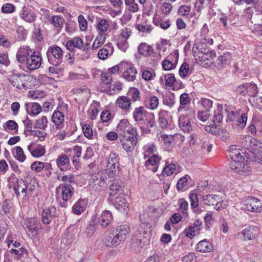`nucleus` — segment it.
Returning a JSON list of instances; mask_svg holds the SVG:
<instances>
[{"label":"nucleus","instance_id":"1","mask_svg":"<svg viewBox=\"0 0 262 262\" xmlns=\"http://www.w3.org/2000/svg\"><path fill=\"white\" fill-rule=\"evenodd\" d=\"M129 229L126 225L117 227L113 233L106 238L107 246H117L126 238V235L129 233Z\"/></svg>","mask_w":262,"mask_h":262},{"label":"nucleus","instance_id":"2","mask_svg":"<svg viewBox=\"0 0 262 262\" xmlns=\"http://www.w3.org/2000/svg\"><path fill=\"white\" fill-rule=\"evenodd\" d=\"M47 55L50 63L54 66H57L62 61L63 51L59 46L54 45L48 48Z\"/></svg>","mask_w":262,"mask_h":262},{"label":"nucleus","instance_id":"3","mask_svg":"<svg viewBox=\"0 0 262 262\" xmlns=\"http://www.w3.org/2000/svg\"><path fill=\"white\" fill-rule=\"evenodd\" d=\"M259 234L258 228L254 226H248L241 232L236 233L234 237L242 241H250L255 238Z\"/></svg>","mask_w":262,"mask_h":262},{"label":"nucleus","instance_id":"4","mask_svg":"<svg viewBox=\"0 0 262 262\" xmlns=\"http://www.w3.org/2000/svg\"><path fill=\"white\" fill-rule=\"evenodd\" d=\"M56 191H61L63 202L60 203V206L64 208L67 207V202L69 201L74 195V188L70 184H62L57 187Z\"/></svg>","mask_w":262,"mask_h":262},{"label":"nucleus","instance_id":"5","mask_svg":"<svg viewBox=\"0 0 262 262\" xmlns=\"http://www.w3.org/2000/svg\"><path fill=\"white\" fill-rule=\"evenodd\" d=\"M202 201L204 204L209 206H214V208L219 210L221 208H224L226 206V204L224 202L222 198L219 195L207 194L202 196Z\"/></svg>","mask_w":262,"mask_h":262},{"label":"nucleus","instance_id":"6","mask_svg":"<svg viewBox=\"0 0 262 262\" xmlns=\"http://www.w3.org/2000/svg\"><path fill=\"white\" fill-rule=\"evenodd\" d=\"M37 15V14L34 9L29 6H24L18 12L20 19L29 24L34 22Z\"/></svg>","mask_w":262,"mask_h":262},{"label":"nucleus","instance_id":"7","mask_svg":"<svg viewBox=\"0 0 262 262\" xmlns=\"http://www.w3.org/2000/svg\"><path fill=\"white\" fill-rule=\"evenodd\" d=\"M112 213L108 210H104L99 217L93 215L92 221L94 224H99L102 228H106L113 221Z\"/></svg>","mask_w":262,"mask_h":262},{"label":"nucleus","instance_id":"8","mask_svg":"<svg viewBox=\"0 0 262 262\" xmlns=\"http://www.w3.org/2000/svg\"><path fill=\"white\" fill-rule=\"evenodd\" d=\"M180 128L184 132L195 131L197 129L196 125L191 121L189 115H181L179 119Z\"/></svg>","mask_w":262,"mask_h":262},{"label":"nucleus","instance_id":"9","mask_svg":"<svg viewBox=\"0 0 262 262\" xmlns=\"http://www.w3.org/2000/svg\"><path fill=\"white\" fill-rule=\"evenodd\" d=\"M35 52V51L31 49L29 46H21L16 55L17 61L21 64H24L29 58L33 55Z\"/></svg>","mask_w":262,"mask_h":262},{"label":"nucleus","instance_id":"10","mask_svg":"<svg viewBox=\"0 0 262 262\" xmlns=\"http://www.w3.org/2000/svg\"><path fill=\"white\" fill-rule=\"evenodd\" d=\"M243 208L249 211L259 212L262 211V204L259 200L251 196L245 201Z\"/></svg>","mask_w":262,"mask_h":262},{"label":"nucleus","instance_id":"11","mask_svg":"<svg viewBox=\"0 0 262 262\" xmlns=\"http://www.w3.org/2000/svg\"><path fill=\"white\" fill-rule=\"evenodd\" d=\"M26 228L28 234L32 236L39 234L42 228L40 223L36 218H30L27 220Z\"/></svg>","mask_w":262,"mask_h":262},{"label":"nucleus","instance_id":"12","mask_svg":"<svg viewBox=\"0 0 262 262\" xmlns=\"http://www.w3.org/2000/svg\"><path fill=\"white\" fill-rule=\"evenodd\" d=\"M231 168L235 172L242 174L250 171V167L248 165L247 161L243 157L242 160L238 159L237 161H232L230 165Z\"/></svg>","mask_w":262,"mask_h":262},{"label":"nucleus","instance_id":"13","mask_svg":"<svg viewBox=\"0 0 262 262\" xmlns=\"http://www.w3.org/2000/svg\"><path fill=\"white\" fill-rule=\"evenodd\" d=\"M41 64V56L40 52H35L23 64L29 70L34 71L38 69Z\"/></svg>","mask_w":262,"mask_h":262},{"label":"nucleus","instance_id":"14","mask_svg":"<svg viewBox=\"0 0 262 262\" xmlns=\"http://www.w3.org/2000/svg\"><path fill=\"white\" fill-rule=\"evenodd\" d=\"M120 139L123 148L127 152H132L137 142V138L134 136V134L120 137Z\"/></svg>","mask_w":262,"mask_h":262},{"label":"nucleus","instance_id":"15","mask_svg":"<svg viewBox=\"0 0 262 262\" xmlns=\"http://www.w3.org/2000/svg\"><path fill=\"white\" fill-rule=\"evenodd\" d=\"M57 216L56 209L50 206L43 210L41 213V221L43 224H49L52 220Z\"/></svg>","mask_w":262,"mask_h":262},{"label":"nucleus","instance_id":"16","mask_svg":"<svg viewBox=\"0 0 262 262\" xmlns=\"http://www.w3.org/2000/svg\"><path fill=\"white\" fill-rule=\"evenodd\" d=\"M117 130L120 134V137L130 135L133 134V129L127 120H121L117 126Z\"/></svg>","mask_w":262,"mask_h":262},{"label":"nucleus","instance_id":"17","mask_svg":"<svg viewBox=\"0 0 262 262\" xmlns=\"http://www.w3.org/2000/svg\"><path fill=\"white\" fill-rule=\"evenodd\" d=\"M27 149L31 155L35 158L42 157L46 152L45 147L34 142L30 143L27 146Z\"/></svg>","mask_w":262,"mask_h":262},{"label":"nucleus","instance_id":"18","mask_svg":"<svg viewBox=\"0 0 262 262\" xmlns=\"http://www.w3.org/2000/svg\"><path fill=\"white\" fill-rule=\"evenodd\" d=\"M161 160V157L154 154L150 156L145 163V166L148 169L156 172L158 168V163Z\"/></svg>","mask_w":262,"mask_h":262},{"label":"nucleus","instance_id":"19","mask_svg":"<svg viewBox=\"0 0 262 262\" xmlns=\"http://www.w3.org/2000/svg\"><path fill=\"white\" fill-rule=\"evenodd\" d=\"M56 164L61 170H66L70 166L69 157L64 154H61L56 159Z\"/></svg>","mask_w":262,"mask_h":262},{"label":"nucleus","instance_id":"20","mask_svg":"<svg viewBox=\"0 0 262 262\" xmlns=\"http://www.w3.org/2000/svg\"><path fill=\"white\" fill-rule=\"evenodd\" d=\"M124 69L125 71L123 73V78L128 81H134L136 79L137 73L136 69L127 63L126 67L123 68V70Z\"/></svg>","mask_w":262,"mask_h":262},{"label":"nucleus","instance_id":"21","mask_svg":"<svg viewBox=\"0 0 262 262\" xmlns=\"http://www.w3.org/2000/svg\"><path fill=\"white\" fill-rule=\"evenodd\" d=\"M88 200L79 199L72 207L73 212L77 215L81 214L86 209Z\"/></svg>","mask_w":262,"mask_h":262},{"label":"nucleus","instance_id":"22","mask_svg":"<svg viewBox=\"0 0 262 262\" xmlns=\"http://www.w3.org/2000/svg\"><path fill=\"white\" fill-rule=\"evenodd\" d=\"M24 183V185L28 188L29 194L33 192L37 185V181L35 176L30 174H28L25 178Z\"/></svg>","mask_w":262,"mask_h":262},{"label":"nucleus","instance_id":"23","mask_svg":"<svg viewBox=\"0 0 262 262\" xmlns=\"http://www.w3.org/2000/svg\"><path fill=\"white\" fill-rule=\"evenodd\" d=\"M114 51V48L111 43H107L105 44L104 47L101 49L98 53V57L101 60H105L108 57L109 54H113Z\"/></svg>","mask_w":262,"mask_h":262},{"label":"nucleus","instance_id":"24","mask_svg":"<svg viewBox=\"0 0 262 262\" xmlns=\"http://www.w3.org/2000/svg\"><path fill=\"white\" fill-rule=\"evenodd\" d=\"M213 249L212 244L207 239L199 242L196 246V250L200 252H210Z\"/></svg>","mask_w":262,"mask_h":262},{"label":"nucleus","instance_id":"25","mask_svg":"<svg viewBox=\"0 0 262 262\" xmlns=\"http://www.w3.org/2000/svg\"><path fill=\"white\" fill-rule=\"evenodd\" d=\"M116 104L122 110H128L131 107V100L127 96L119 97L116 101Z\"/></svg>","mask_w":262,"mask_h":262},{"label":"nucleus","instance_id":"26","mask_svg":"<svg viewBox=\"0 0 262 262\" xmlns=\"http://www.w3.org/2000/svg\"><path fill=\"white\" fill-rule=\"evenodd\" d=\"M50 23L58 31L60 32L63 28L65 19L61 15H53L50 19Z\"/></svg>","mask_w":262,"mask_h":262},{"label":"nucleus","instance_id":"27","mask_svg":"<svg viewBox=\"0 0 262 262\" xmlns=\"http://www.w3.org/2000/svg\"><path fill=\"white\" fill-rule=\"evenodd\" d=\"M83 46V42L81 38L76 37L68 40L66 42V47L68 50L72 51L74 48L80 49Z\"/></svg>","mask_w":262,"mask_h":262},{"label":"nucleus","instance_id":"28","mask_svg":"<svg viewBox=\"0 0 262 262\" xmlns=\"http://www.w3.org/2000/svg\"><path fill=\"white\" fill-rule=\"evenodd\" d=\"M8 80L13 86L18 89H20L25 86L24 83L21 80L20 76L17 73H12V74L9 76Z\"/></svg>","mask_w":262,"mask_h":262},{"label":"nucleus","instance_id":"29","mask_svg":"<svg viewBox=\"0 0 262 262\" xmlns=\"http://www.w3.org/2000/svg\"><path fill=\"white\" fill-rule=\"evenodd\" d=\"M25 106L27 113L30 115L36 116L41 111V107L38 103H27L25 104Z\"/></svg>","mask_w":262,"mask_h":262},{"label":"nucleus","instance_id":"30","mask_svg":"<svg viewBox=\"0 0 262 262\" xmlns=\"http://www.w3.org/2000/svg\"><path fill=\"white\" fill-rule=\"evenodd\" d=\"M191 209L193 212L198 214L202 212V209L199 206L198 196L195 193L191 192L189 194Z\"/></svg>","mask_w":262,"mask_h":262},{"label":"nucleus","instance_id":"31","mask_svg":"<svg viewBox=\"0 0 262 262\" xmlns=\"http://www.w3.org/2000/svg\"><path fill=\"white\" fill-rule=\"evenodd\" d=\"M178 54L176 53L168 56L167 59L163 61L162 67L163 69L166 71H170L174 69L176 67V63H173L170 61V60L172 57H173L176 60H177L178 59Z\"/></svg>","mask_w":262,"mask_h":262},{"label":"nucleus","instance_id":"32","mask_svg":"<svg viewBox=\"0 0 262 262\" xmlns=\"http://www.w3.org/2000/svg\"><path fill=\"white\" fill-rule=\"evenodd\" d=\"M160 81L163 83L165 82V86L167 88L172 86L174 87L176 86L175 83L177 82V81L173 74H168L161 76L160 78Z\"/></svg>","mask_w":262,"mask_h":262},{"label":"nucleus","instance_id":"33","mask_svg":"<svg viewBox=\"0 0 262 262\" xmlns=\"http://www.w3.org/2000/svg\"><path fill=\"white\" fill-rule=\"evenodd\" d=\"M232 56L230 53L226 52L219 57L216 60V63L219 68H223L227 64L230 63Z\"/></svg>","mask_w":262,"mask_h":262},{"label":"nucleus","instance_id":"34","mask_svg":"<svg viewBox=\"0 0 262 262\" xmlns=\"http://www.w3.org/2000/svg\"><path fill=\"white\" fill-rule=\"evenodd\" d=\"M64 120L63 113L59 111L54 112L52 116V121L56 126L57 128H62V123Z\"/></svg>","mask_w":262,"mask_h":262},{"label":"nucleus","instance_id":"35","mask_svg":"<svg viewBox=\"0 0 262 262\" xmlns=\"http://www.w3.org/2000/svg\"><path fill=\"white\" fill-rule=\"evenodd\" d=\"M147 113V112L145 110L143 106L135 108L133 113L134 120L136 122L143 121L144 117H145Z\"/></svg>","mask_w":262,"mask_h":262},{"label":"nucleus","instance_id":"36","mask_svg":"<svg viewBox=\"0 0 262 262\" xmlns=\"http://www.w3.org/2000/svg\"><path fill=\"white\" fill-rule=\"evenodd\" d=\"M229 156L232 161L242 160L243 156L241 155V151L236 145H231L229 148Z\"/></svg>","mask_w":262,"mask_h":262},{"label":"nucleus","instance_id":"37","mask_svg":"<svg viewBox=\"0 0 262 262\" xmlns=\"http://www.w3.org/2000/svg\"><path fill=\"white\" fill-rule=\"evenodd\" d=\"M115 205L116 207L121 211H125L128 208V204L124 195L120 194L116 199Z\"/></svg>","mask_w":262,"mask_h":262},{"label":"nucleus","instance_id":"38","mask_svg":"<svg viewBox=\"0 0 262 262\" xmlns=\"http://www.w3.org/2000/svg\"><path fill=\"white\" fill-rule=\"evenodd\" d=\"M169 114L167 111H161L159 114V123L161 128H166L168 126V119Z\"/></svg>","mask_w":262,"mask_h":262},{"label":"nucleus","instance_id":"39","mask_svg":"<svg viewBox=\"0 0 262 262\" xmlns=\"http://www.w3.org/2000/svg\"><path fill=\"white\" fill-rule=\"evenodd\" d=\"M138 52L145 57L151 56L153 53V48L146 43H141L138 47Z\"/></svg>","mask_w":262,"mask_h":262},{"label":"nucleus","instance_id":"40","mask_svg":"<svg viewBox=\"0 0 262 262\" xmlns=\"http://www.w3.org/2000/svg\"><path fill=\"white\" fill-rule=\"evenodd\" d=\"M119 162L118 157L114 153L110 154L107 164L108 168L111 169L112 171H115V169L118 168Z\"/></svg>","mask_w":262,"mask_h":262},{"label":"nucleus","instance_id":"41","mask_svg":"<svg viewBox=\"0 0 262 262\" xmlns=\"http://www.w3.org/2000/svg\"><path fill=\"white\" fill-rule=\"evenodd\" d=\"M258 141L255 139L252 138L251 136L245 137L243 138L242 144L246 148L255 149L254 146L257 145Z\"/></svg>","mask_w":262,"mask_h":262},{"label":"nucleus","instance_id":"42","mask_svg":"<svg viewBox=\"0 0 262 262\" xmlns=\"http://www.w3.org/2000/svg\"><path fill=\"white\" fill-rule=\"evenodd\" d=\"M143 150L144 158L146 159L156 151L157 147L155 144L149 143L143 146Z\"/></svg>","mask_w":262,"mask_h":262},{"label":"nucleus","instance_id":"43","mask_svg":"<svg viewBox=\"0 0 262 262\" xmlns=\"http://www.w3.org/2000/svg\"><path fill=\"white\" fill-rule=\"evenodd\" d=\"M145 104L147 108L150 110H155L159 105V99L155 96H150L145 100Z\"/></svg>","mask_w":262,"mask_h":262},{"label":"nucleus","instance_id":"44","mask_svg":"<svg viewBox=\"0 0 262 262\" xmlns=\"http://www.w3.org/2000/svg\"><path fill=\"white\" fill-rule=\"evenodd\" d=\"M153 23L157 26H159L161 29L166 30L170 27L171 24L169 20H162L158 17L153 18Z\"/></svg>","mask_w":262,"mask_h":262},{"label":"nucleus","instance_id":"45","mask_svg":"<svg viewBox=\"0 0 262 262\" xmlns=\"http://www.w3.org/2000/svg\"><path fill=\"white\" fill-rule=\"evenodd\" d=\"M247 96L253 97H256L258 93L257 85L253 82H249L247 83Z\"/></svg>","mask_w":262,"mask_h":262},{"label":"nucleus","instance_id":"46","mask_svg":"<svg viewBox=\"0 0 262 262\" xmlns=\"http://www.w3.org/2000/svg\"><path fill=\"white\" fill-rule=\"evenodd\" d=\"M166 164L161 174L163 176H169L175 171L176 166L172 163L169 164L167 161H166Z\"/></svg>","mask_w":262,"mask_h":262},{"label":"nucleus","instance_id":"47","mask_svg":"<svg viewBox=\"0 0 262 262\" xmlns=\"http://www.w3.org/2000/svg\"><path fill=\"white\" fill-rule=\"evenodd\" d=\"M179 210L183 214L187 215L188 212V203L184 199H180L178 200Z\"/></svg>","mask_w":262,"mask_h":262},{"label":"nucleus","instance_id":"48","mask_svg":"<svg viewBox=\"0 0 262 262\" xmlns=\"http://www.w3.org/2000/svg\"><path fill=\"white\" fill-rule=\"evenodd\" d=\"M106 39L105 35H100L96 37L92 45V50H96L104 43Z\"/></svg>","mask_w":262,"mask_h":262},{"label":"nucleus","instance_id":"49","mask_svg":"<svg viewBox=\"0 0 262 262\" xmlns=\"http://www.w3.org/2000/svg\"><path fill=\"white\" fill-rule=\"evenodd\" d=\"M15 158L21 162H23L26 159V155L24 154L23 148L20 146L15 147V152L14 153Z\"/></svg>","mask_w":262,"mask_h":262},{"label":"nucleus","instance_id":"50","mask_svg":"<svg viewBox=\"0 0 262 262\" xmlns=\"http://www.w3.org/2000/svg\"><path fill=\"white\" fill-rule=\"evenodd\" d=\"M16 7L14 5L11 3H6L4 4L2 8L1 11L5 14H11L15 12Z\"/></svg>","mask_w":262,"mask_h":262},{"label":"nucleus","instance_id":"51","mask_svg":"<svg viewBox=\"0 0 262 262\" xmlns=\"http://www.w3.org/2000/svg\"><path fill=\"white\" fill-rule=\"evenodd\" d=\"M48 123V121L47 117L42 116L40 118L36 120L35 127V128L43 129L47 127Z\"/></svg>","mask_w":262,"mask_h":262},{"label":"nucleus","instance_id":"52","mask_svg":"<svg viewBox=\"0 0 262 262\" xmlns=\"http://www.w3.org/2000/svg\"><path fill=\"white\" fill-rule=\"evenodd\" d=\"M179 75L181 77L184 78L190 74L189 66L187 63H183L179 69Z\"/></svg>","mask_w":262,"mask_h":262},{"label":"nucleus","instance_id":"53","mask_svg":"<svg viewBox=\"0 0 262 262\" xmlns=\"http://www.w3.org/2000/svg\"><path fill=\"white\" fill-rule=\"evenodd\" d=\"M5 126L6 129L14 131L15 134L18 132V126L15 121L12 120L7 121L5 124Z\"/></svg>","mask_w":262,"mask_h":262},{"label":"nucleus","instance_id":"54","mask_svg":"<svg viewBox=\"0 0 262 262\" xmlns=\"http://www.w3.org/2000/svg\"><path fill=\"white\" fill-rule=\"evenodd\" d=\"M223 111L218 107L214 111L212 121L214 124L220 123L223 120Z\"/></svg>","mask_w":262,"mask_h":262},{"label":"nucleus","instance_id":"55","mask_svg":"<svg viewBox=\"0 0 262 262\" xmlns=\"http://www.w3.org/2000/svg\"><path fill=\"white\" fill-rule=\"evenodd\" d=\"M206 144L207 143L204 142L201 146L197 145L195 147L192 149V151L194 155L198 157L202 154V152H206Z\"/></svg>","mask_w":262,"mask_h":262},{"label":"nucleus","instance_id":"56","mask_svg":"<svg viewBox=\"0 0 262 262\" xmlns=\"http://www.w3.org/2000/svg\"><path fill=\"white\" fill-rule=\"evenodd\" d=\"M260 0H243V3H246L247 5H250L253 6L254 9L259 13H262V8L260 7H258Z\"/></svg>","mask_w":262,"mask_h":262},{"label":"nucleus","instance_id":"57","mask_svg":"<svg viewBox=\"0 0 262 262\" xmlns=\"http://www.w3.org/2000/svg\"><path fill=\"white\" fill-rule=\"evenodd\" d=\"M132 34V29L130 27H125L121 30L119 38L127 40Z\"/></svg>","mask_w":262,"mask_h":262},{"label":"nucleus","instance_id":"58","mask_svg":"<svg viewBox=\"0 0 262 262\" xmlns=\"http://www.w3.org/2000/svg\"><path fill=\"white\" fill-rule=\"evenodd\" d=\"M16 32L19 40H25L26 38L27 32L23 26H18L17 28Z\"/></svg>","mask_w":262,"mask_h":262},{"label":"nucleus","instance_id":"59","mask_svg":"<svg viewBox=\"0 0 262 262\" xmlns=\"http://www.w3.org/2000/svg\"><path fill=\"white\" fill-rule=\"evenodd\" d=\"M82 128L84 136L88 139H91L93 137V130L91 126L85 124L82 125Z\"/></svg>","mask_w":262,"mask_h":262},{"label":"nucleus","instance_id":"60","mask_svg":"<svg viewBox=\"0 0 262 262\" xmlns=\"http://www.w3.org/2000/svg\"><path fill=\"white\" fill-rule=\"evenodd\" d=\"M92 50L87 48H83V49L81 50V53H79L80 54L79 58L83 60H86L89 59L92 55Z\"/></svg>","mask_w":262,"mask_h":262},{"label":"nucleus","instance_id":"61","mask_svg":"<svg viewBox=\"0 0 262 262\" xmlns=\"http://www.w3.org/2000/svg\"><path fill=\"white\" fill-rule=\"evenodd\" d=\"M199 53L202 54L201 56H199V58L201 57L202 60L208 59L209 58H211L214 55V52H211L208 49H205L203 51H199Z\"/></svg>","mask_w":262,"mask_h":262},{"label":"nucleus","instance_id":"62","mask_svg":"<svg viewBox=\"0 0 262 262\" xmlns=\"http://www.w3.org/2000/svg\"><path fill=\"white\" fill-rule=\"evenodd\" d=\"M120 188V185L118 183H113L110 186L109 188V194L110 196H114L116 195L119 191Z\"/></svg>","mask_w":262,"mask_h":262},{"label":"nucleus","instance_id":"63","mask_svg":"<svg viewBox=\"0 0 262 262\" xmlns=\"http://www.w3.org/2000/svg\"><path fill=\"white\" fill-rule=\"evenodd\" d=\"M201 105L205 109V111L210 112V109L212 107L213 101L207 98H202L201 100Z\"/></svg>","mask_w":262,"mask_h":262},{"label":"nucleus","instance_id":"64","mask_svg":"<svg viewBox=\"0 0 262 262\" xmlns=\"http://www.w3.org/2000/svg\"><path fill=\"white\" fill-rule=\"evenodd\" d=\"M187 176H184L180 179L177 182V187L179 190L186 189L187 186Z\"/></svg>","mask_w":262,"mask_h":262}]
</instances>
